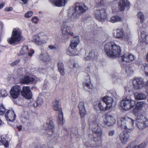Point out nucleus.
I'll list each match as a JSON object with an SVG mask.
<instances>
[{
	"instance_id": "obj_1",
	"label": "nucleus",
	"mask_w": 148,
	"mask_h": 148,
	"mask_svg": "<svg viewBox=\"0 0 148 148\" xmlns=\"http://www.w3.org/2000/svg\"><path fill=\"white\" fill-rule=\"evenodd\" d=\"M75 6V7H71L69 10L70 13L68 14V19H63L62 24H61V29L64 35H67L68 31L72 29L71 27L67 25L66 24L69 23L70 21H74L75 19L78 18L88 9L87 7L82 3H77Z\"/></svg>"
},
{
	"instance_id": "obj_2",
	"label": "nucleus",
	"mask_w": 148,
	"mask_h": 148,
	"mask_svg": "<svg viewBox=\"0 0 148 148\" xmlns=\"http://www.w3.org/2000/svg\"><path fill=\"white\" fill-rule=\"evenodd\" d=\"M89 123V127L94 133L93 134H89V137L90 140L93 139V141H90V142H85V145L88 147H99L101 145V140L102 134V130L97 122L95 118L90 119Z\"/></svg>"
},
{
	"instance_id": "obj_3",
	"label": "nucleus",
	"mask_w": 148,
	"mask_h": 148,
	"mask_svg": "<svg viewBox=\"0 0 148 148\" xmlns=\"http://www.w3.org/2000/svg\"><path fill=\"white\" fill-rule=\"evenodd\" d=\"M143 107V104L138 102L135 105L134 111L136 115V123L137 127L140 129L148 127V119L140 112Z\"/></svg>"
},
{
	"instance_id": "obj_4",
	"label": "nucleus",
	"mask_w": 148,
	"mask_h": 148,
	"mask_svg": "<svg viewBox=\"0 0 148 148\" xmlns=\"http://www.w3.org/2000/svg\"><path fill=\"white\" fill-rule=\"evenodd\" d=\"M104 51L109 57H116L121 54V50L120 47L114 42H109L106 44Z\"/></svg>"
},
{
	"instance_id": "obj_5",
	"label": "nucleus",
	"mask_w": 148,
	"mask_h": 148,
	"mask_svg": "<svg viewBox=\"0 0 148 148\" xmlns=\"http://www.w3.org/2000/svg\"><path fill=\"white\" fill-rule=\"evenodd\" d=\"M134 120L127 116L121 118L118 121L119 125L121 128L128 130H132L134 128Z\"/></svg>"
},
{
	"instance_id": "obj_6",
	"label": "nucleus",
	"mask_w": 148,
	"mask_h": 148,
	"mask_svg": "<svg viewBox=\"0 0 148 148\" xmlns=\"http://www.w3.org/2000/svg\"><path fill=\"white\" fill-rule=\"evenodd\" d=\"M131 97L130 95H128L120 101V105L123 109L126 110H128L135 105V101L131 99Z\"/></svg>"
},
{
	"instance_id": "obj_7",
	"label": "nucleus",
	"mask_w": 148,
	"mask_h": 148,
	"mask_svg": "<svg viewBox=\"0 0 148 148\" xmlns=\"http://www.w3.org/2000/svg\"><path fill=\"white\" fill-rule=\"evenodd\" d=\"M21 38V30L18 28H15L13 29L11 36L8 38L7 41L9 43L12 44L19 41Z\"/></svg>"
},
{
	"instance_id": "obj_8",
	"label": "nucleus",
	"mask_w": 148,
	"mask_h": 148,
	"mask_svg": "<svg viewBox=\"0 0 148 148\" xmlns=\"http://www.w3.org/2000/svg\"><path fill=\"white\" fill-rule=\"evenodd\" d=\"M54 126L52 121L50 120H47L46 124L47 133L51 137L53 140L56 141H58L59 140L60 138L59 137L58 134H55L53 133L54 131Z\"/></svg>"
},
{
	"instance_id": "obj_9",
	"label": "nucleus",
	"mask_w": 148,
	"mask_h": 148,
	"mask_svg": "<svg viewBox=\"0 0 148 148\" xmlns=\"http://www.w3.org/2000/svg\"><path fill=\"white\" fill-rule=\"evenodd\" d=\"M47 36L44 34L41 33L33 36L32 41L38 45H42L47 42Z\"/></svg>"
},
{
	"instance_id": "obj_10",
	"label": "nucleus",
	"mask_w": 148,
	"mask_h": 148,
	"mask_svg": "<svg viewBox=\"0 0 148 148\" xmlns=\"http://www.w3.org/2000/svg\"><path fill=\"white\" fill-rule=\"evenodd\" d=\"M79 42V37L78 36L75 37L72 40L70 44V47L67 51L68 55L70 56H75L77 55L75 49Z\"/></svg>"
},
{
	"instance_id": "obj_11",
	"label": "nucleus",
	"mask_w": 148,
	"mask_h": 148,
	"mask_svg": "<svg viewBox=\"0 0 148 148\" xmlns=\"http://www.w3.org/2000/svg\"><path fill=\"white\" fill-rule=\"evenodd\" d=\"M53 108L55 110L58 111V122L60 125H62L64 123V120L63 119V114L61 109L59 108L58 100L55 99L53 101Z\"/></svg>"
},
{
	"instance_id": "obj_12",
	"label": "nucleus",
	"mask_w": 148,
	"mask_h": 148,
	"mask_svg": "<svg viewBox=\"0 0 148 148\" xmlns=\"http://www.w3.org/2000/svg\"><path fill=\"white\" fill-rule=\"evenodd\" d=\"M114 37L127 41L129 39L130 36V32H124L121 29H117L116 31V33L113 34Z\"/></svg>"
},
{
	"instance_id": "obj_13",
	"label": "nucleus",
	"mask_w": 148,
	"mask_h": 148,
	"mask_svg": "<svg viewBox=\"0 0 148 148\" xmlns=\"http://www.w3.org/2000/svg\"><path fill=\"white\" fill-rule=\"evenodd\" d=\"M94 108L96 110L102 111H105L110 109V106H107L103 101H98L95 102Z\"/></svg>"
},
{
	"instance_id": "obj_14",
	"label": "nucleus",
	"mask_w": 148,
	"mask_h": 148,
	"mask_svg": "<svg viewBox=\"0 0 148 148\" xmlns=\"http://www.w3.org/2000/svg\"><path fill=\"white\" fill-rule=\"evenodd\" d=\"M95 15L96 18L99 21L105 19L107 18L106 10L104 9L95 10Z\"/></svg>"
},
{
	"instance_id": "obj_15",
	"label": "nucleus",
	"mask_w": 148,
	"mask_h": 148,
	"mask_svg": "<svg viewBox=\"0 0 148 148\" xmlns=\"http://www.w3.org/2000/svg\"><path fill=\"white\" fill-rule=\"evenodd\" d=\"M21 92V87L20 86L16 85L13 86L10 91V95L13 99L17 98Z\"/></svg>"
},
{
	"instance_id": "obj_16",
	"label": "nucleus",
	"mask_w": 148,
	"mask_h": 148,
	"mask_svg": "<svg viewBox=\"0 0 148 148\" xmlns=\"http://www.w3.org/2000/svg\"><path fill=\"white\" fill-rule=\"evenodd\" d=\"M132 82L133 88L135 90L141 89L144 86L143 79L141 78H135Z\"/></svg>"
},
{
	"instance_id": "obj_17",
	"label": "nucleus",
	"mask_w": 148,
	"mask_h": 148,
	"mask_svg": "<svg viewBox=\"0 0 148 148\" xmlns=\"http://www.w3.org/2000/svg\"><path fill=\"white\" fill-rule=\"evenodd\" d=\"M121 59L122 61L130 62L135 59L134 56L130 53H125L121 56Z\"/></svg>"
},
{
	"instance_id": "obj_18",
	"label": "nucleus",
	"mask_w": 148,
	"mask_h": 148,
	"mask_svg": "<svg viewBox=\"0 0 148 148\" xmlns=\"http://www.w3.org/2000/svg\"><path fill=\"white\" fill-rule=\"evenodd\" d=\"M21 92L22 95L25 98L27 99L31 98L32 94L29 87L28 86L23 87Z\"/></svg>"
},
{
	"instance_id": "obj_19",
	"label": "nucleus",
	"mask_w": 148,
	"mask_h": 148,
	"mask_svg": "<svg viewBox=\"0 0 148 148\" xmlns=\"http://www.w3.org/2000/svg\"><path fill=\"white\" fill-rule=\"evenodd\" d=\"M39 59L42 61L46 62L49 60V56L46 51L44 49H41V53L39 56Z\"/></svg>"
},
{
	"instance_id": "obj_20",
	"label": "nucleus",
	"mask_w": 148,
	"mask_h": 148,
	"mask_svg": "<svg viewBox=\"0 0 148 148\" xmlns=\"http://www.w3.org/2000/svg\"><path fill=\"white\" fill-rule=\"evenodd\" d=\"M35 79L32 77L27 76L23 77L21 79V82L23 84H28L29 83H35Z\"/></svg>"
},
{
	"instance_id": "obj_21",
	"label": "nucleus",
	"mask_w": 148,
	"mask_h": 148,
	"mask_svg": "<svg viewBox=\"0 0 148 148\" xmlns=\"http://www.w3.org/2000/svg\"><path fill=\"white\" fill-rule=\"evenodd\" d=\"M104 122L107 125L111 126L115 123L116 119L113 116L109 115L106 117Z\"/></svg>"
},
{
	"instance_id": "obj_22",
	"label": "nucleus",
	"mask_w": 148,
	"mask_h": 148,
	"mask_svg": "<svg viewBox=\"0 0 148 148\" xmlns=\"http://www.w3.org/2000/svg\"><path fill=\"white\" fill-rule=\"evenodd\" d=\"M129 138V134L126 132H122L120 134L119 138L122 144H126L128 141Z\"/></svg>"
},
{
	"instance_id": "obj_23",
	"label": "nucleus",
	"mask_w": 148,
	"mask_h": 148,
	"mask_svg": "<svg viewBox=\"0 0 148 148\" xmlns=\"http://www.w3.org/2000/svg\"><path fill=\"white\" fill-rule=\"evenodd\" d=\"M6 120L10 121H13L16 117V116L13 111L12 110H8L5 114Z\"/></svg>"
},
{
	"instance_id": "obj_24",
	"label": "nucleus",
	"mask_w": 148,
	"mask_h": 148,
	"mask_svg": "<svg viewBox=\"0 0 148 148\" xmlns=\"http://www.w3.org/2000/svg\"><path fill=\"white\" fill-rule=\"evenodd\" d=\"M78 107L79 110V114L81 118H83L86 114L85 110L84 103L82 101H80L78 104Z\"/></svg>"
},
{
	"instance_id": "obj_25",
	"label": "nucleus",
	"mask_w": 148,
	"mask_h": 148,
	"mask_svg": "<svg viewBox=\"0 0 148 148\" xmlns=\"http://www.w3.org/2000/svg\"><path fill=\"white\" fill-rule=\"evenodd\" d=\"M130 3L127 0H121L119 3V7L121 11H124L126 7L129 6Z\"/></svg>"
},
{
	"instance_id": "obj_26",
	"label": "nucleus",
	"mask_w": 148,
	"mask_h": 148,
	"mask_svg": "<svg viewBox=\"0 0 148 148\" xmlns=\"http://www.w3.org/2000/svg\"><path fill=\"white\" fill-rule=\"evenodd\" d=\"M68 0H50V1L56 6L61 7L64 6Z\"/></svg>"
},
{
	"instance_id": "obj_27",
	"label": "nucleus",
	"mask_w": 148,
	"mask_h": 148,
	"mask_svg": "<svg viewBox=\"0 0 148 148\" xmlns=\"http://www.w3.org/2000/svg\"><path fill=\"white\" fill-rule=\"evenodd\" d=\"M102 99L107 106H110V108L113 101V99L110 97L106 96L102 97Z\"/></svg>"
},
{
	"instance_id": "obj_28",
	"label": "nucleus",
	"mask_w": 148,
	"mask_h": 148,
	"mask_svg": "<svg viewBox=\"0 0 148 148\" xmlns=\"http://www.w3.org/2000/svg\"><path fill=\"white\" fill-rule=\"evenodd\" d=\"M0 148H9L8 141L1 136H0Z\"/></svg>"
},
{
	"instance_id": "obj_29",
	"label": "nucleus",
	"mask_w": 148,
	"mask_h": 148,
	"mask_svg": "<svg viewBox=\"0 0 148 148\" xmlns=\"http://www.w3.org/2000/svg\"><path fill=\"white\" fill-rule=\"evenodd\" d=\"M83 85L84 87H86L88 89L92 88V86L91 84L90 78L88 75H87L86 78L84 79L83 82Z\"/></svg>"
},
{
	"instance_id": "obj_30",
	"label": "nucleus",
	"mask_w": 148,
	"mask_h": 148,
	"mask_svg": "<svg viewBox=\"0 0 148 148\" xmlns=\"http://www.w3.org/2000/svg\"><path fill=\"white\" fill-rule=\"evenodd\" d=\"M134 96L135 99L138 100H144L146 98V95L141 93H135Z\"/></svg>"
},
{
	"instance_id": "obj_31",
	"label": "nucleus",
	"mask_w": 148,
	"mask_h": 148,
	"mask_svg": "<svg viewBox=\"0 0 148 148\" xmlns=\"http://www.w3.org/2000/svg\"><path fill=\"white\" fill-rule=\"evenodd\" d=\"M58 70L60 74L62 75H64V67L63 62L61 61H59L58 63Z\"/></svg>"
},
{
	"instance_id": "obj_32",
	"label": "nucleus",
	"mask_w": 148,
	"mask_h": 148,
	"mask_svg": "<svg viewBox=\"0 0 148 148\" xmlns=\"http://www.w3.org/2000/svg\"><path fill=\"white\" fill-rule=\"evenodd\" d=\"M121 21V18L118 15H116L111 17L109 20V21L112 23H114Z\"/></svg>"
},
{
	"instance_id": "obj_33",
	"label": "nucleus",
	"mask_w": 148,
	"mask_h": 148,
	"mask_svg": "<svg viewBox=\"0 0 148 148\" xmlns=\"http://www.w3.org/2000/svg\"><path fill=\"white\" fill-rule=\"evenodd\" d=\"M140 36V40L141 41L145 42L146 44H148V35L146 34L145 32H142L141 33Z\"/></svg>"
},
{
	"instance_id": "obj_34",
	"label": "nucleus",
	"mask_w": 148,
	"mask_h": 148,
	"mask_svg": "<svg viewBox=\"0 0 148 148\" xmlns=\"http://www.w3.org/2000/svg\"><path fill=\"white\" fill-rule=\"evenodd\" d=\"M97 53L95 51H89L87 56L85 58V60H89L92 58L95 57L97 56Z\"/></svg>"
},
{
	"instance_id": "obj_35",
	"label": "nucleus",
	"mask_w": 148,
	"mask_h": 148,
	"mask_svg": "<svg viewBox=\"0 0 148 148\" xmlns=\"http://www.w3.org/2000/svg\"><path fill=\"white\" fill-rule=\"evenodd\" d=\"M140 67L141 70L145 72V74L148 76V64L145 63L141 64Z\"/></svg>"
},
{
	"instance_id": "obj_36",
	"label": "nucleus",
	"mask_w": 148,
	"mask_h": 148,
	"mask_svg": "<svg viewBox=\"0 0 148 148\" xmlns=\"http://www.w3.org/2000/svg\"><path fill=\"white\" fill-rule=\"evenodd\" d=\"M28 53V48L26 45L23 46L21 50L20 53L22 55H27Z\"/></svg>"
},
{
	"instance_id": "obj_37",
	"label": "nucleus",
	"mask_w": 148,
	"mask_h": 148,
	"mask_svg": "<svg viewBox=\"0 0 148 148\" xmlns=\"http://www.w3.org/2000/svg\"><path fill=\"white\" fill-rule=\"evenodd\" d=\"M106 2V0H95V4L98 7L103 5Z\"/></svg>"
},
{
	"instance_id": "obj_38",
	"label": "nucleus",
	"mask_w": 148,
	"mask_h": 148,
	"mask_svg": "<svg viewBox=\"0 0 148 148\" xmlns=\"http://www.w3.org/2000/svg\"><path fill=\"white\" fill-rule=\"evenodd\" d=\"M137 16L140 20L141 23H143L144 21V16L141 12H139L137 14Z\"/></svg>"
},
{
	"instance_id": "obj_39",
	"label": "nucleus",
	"mask_w": 148,
	"mask_h": 148,
	"mask_svg": "<svg viewBox=\"0 0 148 148\" xmlns=\"http://www.w3.org/2000/svg\"><path fill=\"white\" fill-rule=\"evenodd\" d=\"M126 72L128 75H130L133 73V70L131 67H127L126 69Z\"/></svg>"
},
{
	"instance_id": "obj_40",
	"label": "nucleus",
	"mask_w": 148,
	"mask_h": 148,
	"mask_svg": "<svg viewBox=\"0 0 148 148\" xmlns=\"http://www.w3.org/2000/svg\"><path fill=\"white\" fill-rule=\"evenodd\" d=\"M6 111V109L3 104L0 105V115L4 114Z\"/></svg>"
},
{
	"instance_id": "obj_41",
	"label": "nucleus",
	"mask_w": 148,
	"mask_h": 148,
	"mask_svg": "<svg viewBox=\"0 0 148 148\" xmlns=\"http://www.w3.org/2000/svg\"><path fill=\"white\" fill-rule=\"evenodd\" d=\"M126 148H138V147L135 142H132L128 145Z\"/></svg>"
},
{
	"instance_id": "obj_42",
	"label": "nucleus",
	"mask_w": 148,
	"mask_h": 148,
	"mask_svg": "<svg viewBox=\"0 0 148 148\" xmlns=\"http://www.w3.org/2000/svg\"><path fill=\"white\" fill-rule=\"evenodd\" d=\"M8 93L5 90H0V95L3 97H4L7 96Z\"/></svg>"
},
{
	"instance_id": "obj_43",
	"label": "nucleus",
	"mask_w": 148,
	"mask_h": 148,
	"mask_svg": "<svg viewBox=\"0 0 148 148\" xmlns=\"http://www.w3.org/2000/svg\"><path fill=\"white\" fill-rule=\"evenodd\" d=\"M43 102L42 99L40 98H38L36 102L35 103V104H36V106H39L41 105Z\"/></svg>"
},
{
	"instance_id": "obj_44",
	"label": "nucleus",
	"mask_w": 148,
	"mask_h": 148,
	"mask_svg": "<svg viewBox=\"0 0 148 148\" xmlns=\"http://www.w3.org/2000/svg\"><path fill=\"white\" fill-rule=\"evenodd\" d=\"M33 14L32 12L28 11L25 14V17L27 18H29L32 16Z\"/></svg>"
},
{
	"instance_id": "obj_45",
	"label": "nucleus",
	"mask_w": 148,
	"mask_h": 148,
	"mask_svg": "<svg viewBox=\"0 0 148 148\" xmlns=\"http://www.w3.org/2000/svg\"><path fill=\"white\" fill-rule=\"evenodd\" d=\"M20 60L19 59L16 60L15 61L11 63L10 64V65L12 66H14L15 65L18 64L20 62Z\"/></svg>"
},
{
	"instance_id": "obj_46",
	"label": "nucleus",
	"mask_w": 148,
	"mask_h": 148,
	"mask_svg": "<svg viewBox=\"0 0 148 148\" xmlns=\"http://www.w3.org/2000/svg\"><path fill=\"white\" fill-rule=\"evenodd\" d=\"M32 21L34 23L37 24L38 23V19L36 16H34L32 19Z\"/></svg>"
},
{
	"instance_id": "obj_47",
	"label": "nucleus",
	"mask_w": 148,
	"mask_h": 148,
	"mask_svg": "<svg viewBox=\"0 0 148 148\" xmlns=\"http://www.w3.org/2000/svg\"><path fill=\"white\" fill-rule=\"evenodd\" d=\"M126 91H128L129 92H130L131 91L133 90V89L132 88V86H130L126 88Z\"/></svg>"
},
{
	"instance_id": "obj_48",
	"label": "nucleus",
	"mask_w": 148,
	"mask_h": 148,
	"mask_svg": "<svg viewBox=\"0 0 148 148\" xmlns=\"http://www.w3.org/2000/svg\"><path fill=\"white\" fill-rule=\"evenodd\" d=\"M48 47L50 49L56 50L57 49V47L56 46L52 45L49 46Z\"/></svg>"
},
{
	"instance_id": "obj_49",
	"label": "nucleus",
	"mask_w": 148,
	"mask_h": 148,
	"mask_svg": "<svg viewBox=\"0 0 148 148\" xmlns=\"http://www.w3.org/2000/svg\"><path fill=\"white\" fill-rule=\"evenodd\" d=\"M145 146V143H142L138 146V148H144Z\"/></svg>"
},
{
	"instance_id": "obj_50",
	"label": "nucleus",
	"mask_w": 148,
	"mask_h": 148,
	"mask_svg": "<svg viewBox=\"0 0 148 148\" xmlns=\"http://www.w3.org/2000/svg\"><path fill=\"white\" fill-rule=\"evenodd\" d=\"M110 92L113 97H116V94L115 91L111 90L110 91Z\"/></svg>"
},
{
	"instance_id": "obj_51",
	"label": "nucleus",
	"mask_w": 148,
	"mask_h": 148,
	"mask_svg": "<svg viewBox=\"0 0 148 148\" xmlns=\"http://www.w3.org/2000/svg\"><path fill=\"white\" fill-rule=\"evenodd\" d=\"M114 133V130H112L109 131L108 134L109 136H113Z\"/></svg>"
},
{
	"instance_id": "obj_52",
	"label": "nucleus",
	"mask_w": 148,
	"mask_h": 148,
	"mask_svg": "<svg viewBox=\"0 0 148 148\" xmlns=\"http://www.w3.org/2000/svg\"><path fill=\"white\" fill-rule=\"evenodd\" d=\"M34 50L33 49H31V52H29L28 53V55L31 56H32L33 54H34Z\"/></svg>"
},
{
	"instance_id": "obj_53",
	"label": "nucleus",
	"mask_w": 148,
	"mask_h": 148,
	"mask_svg": "<svg viewBox=\"0 0 148 148\" xmlns=\"http://www.w3.org/2000/svg\"><path fill=\"white\" fill-rule=\"evenodd\" d=\"M67 34L70 35L71 36H74L73 33L71 32H69L67 33Z\"/></svg>"
},
{
	"instance_id": "obj_54",
	"label": "nucleus",
	"mask_w": 148,
	"mask_h": 148,
	"mask_svg": "<svg viewBox=\"0 0 148 148\" xmlns=\"http://www.w3.org/2000/svg\"><path fill=\"white\" fill-rule=\"evenodd\" d=\"M17 128L18 129V131H20L22 129V126L21 125L17 126Z\"/></svg>"
},
{
	"instance_id": "obj_55",
	"label": "nucleus",
	"mask_w": 148,
	"mask_h": 148,
	"mask_svg": "<svg viewBox=\"0 0 148 148\" xmlns=\"http://www.w3.org/2000/svg\"><path fill=\"white\" fill-rule=\"evenodd\" d=\"M24 4H26L27 2L29 0H20Z\"/></svg>"
},
{
	"instance_id": "obj_56",
	"label": "nucleus",
	"mask_w": 148,
	"mask_h": 148,
	"mask_svg": "<svg viewBox=\"0 0 148 148\" xmlns=\"http://www.w3.org/2000/svg\"><path fill=\"white\" fill-rule=\"evenodd\" d=\"M41 72L43 73H44L46 72V70L44 69H41Z\"/></svg>"
},
{
	"instance_id": "obj_57",
	"label": "nucleus",
	"mask_w": 148,
	"mask_h": 148,
	"mask_svg": "<svg viewBox=\"0 0 148 148\" xmlns=\"http://www.w3.org/2000/svg\"><path fill=\"white\" fill-rule=\"evenodd\" d=\"M4 5V4L3 3H1L0 4V9H1Z\"/></svg>"
},
{
	"instance_id": "obj_58",
	"label": "nucleus",
	"mask_w": 148,
	"mask_h": 148,
	"mask_svg": "<svg viewBox=\"0 0 148 148\" xmlns=\"http://www.w3.org/2000/svg\"><path fill=\"white\" fill-rule=\"evenodd\" d=\"M39 148H47L45 145H43L42 147H40Z\"/></svg>"
},
{
	"instance_id": "obj_59",
	"label": "nucleus",
	"mask_w": 148,
	"mask_h": 148,
	"mask_svg": "<svg viewBox=\"0 0 148 148\" xmlns=\"http://www.w3.org/2000/svg\"><path fill=\"white\" fill-rule=\"evenodd\" d=\"M19 70H21V71H25V69L23 68H21V69H19Z\"/></svg>"
},
{
	"instance_id": "obj_60",
	"label": "nucleus",
	"mask_w": 148,
	"mask_h": 148,
	"mask_svg": "<svg viewBox=\"0 0 148 148\" xmlns=\"http://www.w3.org/2000/svg\"><path fill=\"white\" fill-rule=\"evenodd\" d=\"M76 64H74L73 65V67L74 68H75V67H76Z\"/></svg>"
},
{
	"instance_id": "obj_61",
	"label": "nucleus",
	"mask_w": 148,
	"mask_h": 148,
	"mask_svg": "<svg viewBox=\"0 0 148 148\" xmlns=\"http://www.w3.org/2000/svg\"><path fill=\"white\" fill-rule=\"evenodd\" d=\"M34 106L35 108H37L38 106H36V105L35 104V103L34 104Z\"/></svg>"
},
{
	"instance_id": "obj_62",
	"label": "nucleus",
	"mask_w": 148,
	"mask_h": 148,
	"mask_svg": "<svg viewBox=\"0 0 148 148\" xmlns=\"http://www.w3.org/2000/svg\"><path fill=\"white\" fill-rule=\"evenodd\" d=\"M75 130L76 133H75L74 134H77V129H76Z\"/></svg>"
},
{
	"instance_id": "obj_63",
	"label": "nucleus",
	"mask_w": 148,
	"mask_h": 148,
	"mask_svg": "<svg viewBox=\"0 0 148 148\" xmlns=\"http://www.w3.org/2000/svg\"><path fill=\"white\" fill-rule=\"evenodd\" d=\"M113 1H117L118 0H112Z\"/></svg>"
},
{
	"instance_id": "obj_64",
	"label": "nucleus",
	"mask_w": 148,
	"mask_h": 148,
	"mask_svg": "<svg viewBox=\"0 0 148 148\" xmlns=\"http://www.w3.org/2000/svg\"><path fill=\"white\" fill-rule=\"evenodd\" d=\"M44 86H45V88H46V85H45Z\"/></svg>"
}]
</instances>
